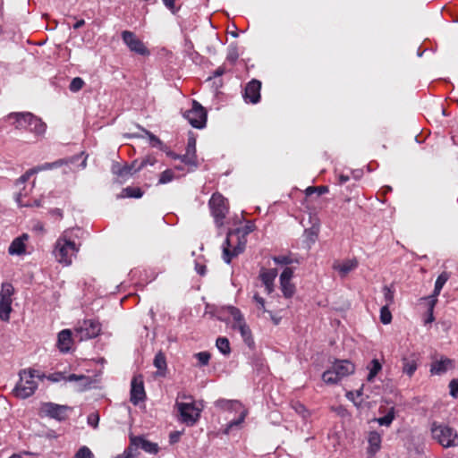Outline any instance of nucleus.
Returning <instances> with one entry per match:
<instances>
[{"label": "nucleus", "mask_w": 458, "mask_h": 458, "mask_svg": "<svg viewBox=\"0 0 458 458\" xmlns=\"http://www.w3.org/2000/svg\"><path fill=\"white\" fill-rule=\"evenodd\" d=\"M238 58V55L236 52H230L227 55V60L231 63H234Z\"/></svg>", "instance_id": "774afa93"}, {"label": "nucleus", "mask_w": 458, "mask_h": 458, "mask_svg": "<svg viewBox=\"0 0 458 458\" xmlns=\"http://www.w3.org/2000/svg\"><path fill=\"white\" fill-rule=\"evenodd\" d=\"M57 347L62 352H67L72 347V333L69 329H64L58 334Z\"/></svg>", "instance_id": "5701e85b"}, {"label": "nucleus", "mask_w": 458, "mask_h": 458, "mask_svg": "<svg viewBox=\"0 0 458 458\" xmlns=\"http://www.w3.org/2000/svg\"><path fill=\"white\" fill-rule=\"evenodd\" d=\"M253 300L257 303L259 310H260L262 311H266L265 300L261 296H259L258 293H255L253 296Z\"/></svg>", "instance_id": "bf43d9fd"}, {"label": "nucleus", "mask_w": 458, "mask_h": 458, "mask_svg": "<svg viewBox=\"0 0 458 458\" xmlns=\"http://www.w3.org/2000/svg\"><path fill=\"white\" fill-rule=\"evenodd\" d=\"M225 72V69L224 66H220L217 69H216L213 72V77L217 78L222 76Z\"/></svg>", "instance_id": "69168bd1"}, {"label": "nucleus", "mask_w": 458, "mask_h": 458, "mask_svg": "<svg viewBox=\"0 0 458 458\" xmlns=\"http://www.w3.org/2000/svg\"><path fill=\"white\" fill-rule=\"evenodd\" d=\"M36 370L29 369L20 372V380L13 389V394L16 397L26 399L31 396L38 388V382L35 375Z\"/></svg>", "instance_id": "20e7f679"}, {"label": "nucleus", "mask_w": 458, "mask_h": 458, "mask_svg": "<svg viewBox=\"0 0 458 458\" xmlns=\"http://www.w3.org/2000/svg\"><path fill=\"white\" fill-rule=\"evenodd\" d=\"M247 323L245 321V318H242L241 320H237V321H232V329L235 330V331H239L241 328L243 327V326H246Z\"/></svg>", "instance_id": "052dcab7"}, {"label": "nucleus", "mask_w": 458, "mask_h": 458, "mask_svg": "<svg viewBox=\"0 0 458 458\" xmlns=\"http://www.w3.org/2000/svg\"><path fill=\"white\" fill-rule=\"evenodd\" d=\"M208 205L216 225L221 226L223 225V220L228 212L226 199H225L220 193H214Z\"/></svg>", "instance_id": "0eeeda50"}, {"label": "nucleus", "mask_w": 458, "mask_h": 458, "mask_svg": "<svg viewBox=\"0 0 458 458\" xmlns=\"http://www.w3.org/2000/svg\"><path fill=\"white\" fill-rule=\"evenodd\" d=\"M392 320V315L387 305H384L380 309V321L384 325H387Z\"/></svg>", "instance_id": "37998d69"}, {"label": "nucleus", "mask_w": 458, "mask_h": 458, "mask_svg": "<svg viewBox=\"0 0 458 458\" xmlns=\"http://www.w3.org/2000/svg\"><path fill=\"white\" fill-rule=\"evenodd\" d=\"M216 345L219 352L224 355H229L231 352V347L229 340L226 337H218L216 342Z\"/></svg>", "instance_id": "c9c22d12"}, {"label": "nucleus", "mask_w": 458, "mask_h": 458, "mask_svg": "<svg viewBox=\"0 0 458 458\" xmlns=\"http://www.w3.org/2000/svg\"><path fill=\"white\" fill-rule=\"evenodd\" d=\"M449 388H450V394L453 397L458 396V379H453L449 383Z\"/></svg>", "instance_id": "13d9d810"}, {"label": "nucleus", "mask_w": 458, "mask_h": 458, "mask_svg": "<svg viewBox=\"0 0 458 458\" xmlns=\"http://www.w3.org/2000/svg\"><path fill=\"white\" fill-rule=\"evenodd\" d=\"M71 407L67 405H60L54 403H45L41 405V411L53 419L57 420H64L67 416V411Z\"/></svg>", "instance_id": "9b49d317"}, {"label": "nucleus", "mask_w": 458, "mask_h": 458, "mask_svg": "<svg viewBox=\"0 0 458 458\" xmlns=\"http://www.w3.org/2000/svg\"><path fill=\"white\" fill-rule=\"evenodd\" d=\"M427 301V305H428V315H427V318H425V324H429V323H432L435 319L434 318V308L437 304V301H435L434 299H431V300H426Z\"/></svg>", "instance_id": "a19ab883"}, {"label": "nucleus", "mask_w": 458, "mask_h": 458, "mask_svg": "<svg viewBox=\"0 0 458 458\" xmlns=\"http://www.w3.org/2000/svg\"><path fill=\"white\" fill-rule=\"evenodd\" d=\"M226 311L231 316L233 321L241 320L242 318H244V316L242 313V311L238 308H236L234 306H228V307H226Z\"/></svg>", "instance_id": "a18cd8bd"}, {"label": "nucleus", "mask_w": 458, "mask_h": 458, "mask_svg": "<svg viewBox=\"0 0 458 458\" xmlns=\"http://www.w3.org/2000/svg\"><path fill=\"white\" fill-rule=\"evenodd\" d=\"M430 432L432 438L443 447L458 446V434L448 425L434 421L430 425Z\"/></svg>", "instance_id": "7ed1b4c3"}, {"label": "nucleus", "mask_w": 458, "mask_h": 458, "mask_svg": "<svg viewBox=\"0 0 458 458\" xmlns=\"http://www.w3.org/2000/svg\"><path fill=\"white\" fill-rule=\"evenodd\" d=\"M84 81L80 78V77H75L72 80L70 85H69V89L72 91V92H78L79 90H81L83 86H84Z\"/></svg>", "instance_id": "49530a36"}, {"label": "nucleus", "mask_w": 458, "mask_h": 458, "mask_svg": "<svg viewBox=\"0 0 458 458\" xmlns=\"http://www.w3.org/2000/svg\"><path fill=\"white\" fill-rule=\"evenodd\" d=\"M293 268L290 267H285L283 272L280 275V281H287L292 280L293 276Z\"/></svg>", "instance_id": "3c124183"}, {"label": "nucleus", "mask_w": 458, "mask_h": 458, "mask_svg": "<svg viewBox=\"0 0 458 458\" xmlns=\"http://www.w3.org/2000/svg\"><path fill=\"white\" fill-rule=\"evenodd\" d=\"M154 365L160 371L159 374L164 375V372L166 369V360L165 356L162 352L156 354L154 358Z\"/></svg>", "instance_id": "58836bf2"}, {"label": "nucleus", "mask_w": 458, "mask_h": 458, "mask_svg": "<svg viewBox=\"0 0 458 458\" xmlns=\"http://www.w3.org/2000/svg\"><path fill=\"white\" fill-rule=\"evenodd\" d=\"M239 412H240L239 417L237 419H235V420H232L226 425V428L225 429V434H229L230 431H232L233 428L239 427V426H241L243 423V421H244V420H245V418H246V416L248 414V411H247V410H245V409H243L242 407V410H240Z\"/></svg>", "instance_id": "2f4dec72"}, {"label": "nucleus", "mask_w": 458, "mask_h": 458, "mask_svg": "<svg viewBox=\"0 0 458 458\" xmlns=\"http://www.w3.org/2000/svg\"><path fill=\"white\" fill-rule=\"evenodd\" d=\"M450 276L447 272L444 271L442 272L437 278L435 283V287L433 293L428 297L425 298V300H431L434 299L435 301L437 302V296L440 294L441 290L443 289L445 283L448 281Z\"/></svg>", "instance_id": "b1692460"}, {"label": "nucleus", "mask_w": 458, "mask_h": 458, "mask_svg": "<svg viewBox=\"0 0 458 458\" xmlns=\"http://www.w3.org/2000/svg\"><path fill=\"white\" fill-rule=\"evenodd\" d=\"M180 160L185 165H191L197 167V157L196 154H190L189 152H185L184 155L180 156Z\"/></svg>", "instance_id": "79ce46f5"}, {"label": "nucleus", "mask_w": 458, "mask_h": 458, "mask_svg": "<svg viewBox=\"0 0 458 458\" xmlns=\"http://www.w3.org/2000/svg\"><path fill=\"white\" fill-rule=\"evenodd\" d=\"M261 82L256 79L247 83L243 92L245 102L257 104L260 100Z\"/></svg>", "instance_id": "f8f14e48"}, {"label": "nucleus", "mask_w": 458, "mask_h": 458, "mask_svg": "<svg viewBox=\"0 0 458 458\" xmlns=\"http://www.w3.org/2000/svg\"><path fill=\"white\" fill-rule=\"evenodd\" d=\"M150 143L153 147H159L160 145H162L161 140L153 134L150 135Z\"/></svg>", "instance_id": "e2e57ef3"}, {"label": "nucleus", "mask_w": 458, "mask_h": 458, "mask_svg": "<svg viewBox=\"0 0 458 458\" xmlns=\"http://www.w3.org/2000/svg\"><path fill=\"white\" fill-rule=\"evenodd\" d=\"M180 435L181 433L178 432V431H175V432H173L170 434V442L171 443H175L178 441L179 437H180Z\"/></svg>", "instance_id": "338daca9"}, {"label": "nucleus", "mask_w": 458, "mask_h": 458, "mask_svg": "<svg viewBox=\"0 0 458 458\" xmlns=\"http://www.w3.org/2000/svg\"><path fill=\"white\" fill-rule=\"evenodd\" d=\"M215 406L218 409L228 411H236L238 412L242 410V403L236 400H227V399H218L215 403Z\"/></svg>", "instance_id": "393cba45"}, {"label": "nucleus", "mask_w": 458, "mask_h": 458, "mask_svg": "<svg viewBox=\"0 0 458 458\" xmlns=\"http://www.w3.org/2000/svg\"><path fill=\"white\" fill-rule=\"evenodd\" d=\"M359 266L357 259H347L343 261L335 260L332 268L336 271L340 277H346L351 272L355 270Z\"/></svg>", "instance_id": "4468645a"}, {"label": "nucleus", "mask_w": 458, "mask_h": 458, "mask_svg": "<svg viewBox=\"0 0 458 458\" xmlns=\"http://www.w3.org/2000/svg\"><path fill=\"white\" fill-rule=\"evenodd\" d=\"M163 4L166 8L172 11L173 13H174L175 0H163Z\"/></svg>", "instance_id": "680f3d73"}, {"label": "nucleus", "mask_w": 458, "mask_h": 458, "mask_svg": "<svg viewBox=\"0 0 458 458\" xmlns=\"http://www.w3.org/2000/svg\"><path fill=\"white\" fill-rule=\"evenodd\" d=\"M189 123L197 129H203L207 123V111L196 100L191 101V107L182 113Z\"/></svg>", "instance_id": "423d86ee"}, {"label": "nucleus", "mask_w": 458, "mask_h": 458, "mask_svg": "<svg viewBox=\"0 0 458 458\" xmlns=\"http://www.w3.org/2000/svg\"><path fill=\"white\" fill-rule=\"evenodd\" d=\"M195 269L197 273L200 276H204L206 274V266L199 265V263H196Z\"/></svg>", "instance_id": "0e129e2a"}, {"label": "nucleus", "mask_w": 458, "mask_h": 458, "mask_svg": "<svg viewBox=\"0 0 458 458\" xmlns=\"http://www.w3.org/2000/svg\"><path fill=\"white\" fill-rule=\"evenodd\" d=\"M322 380L326 384L330 385L337 384L339 381H341L340 377L336 375L335 371H334L333 369L331 368L322 374Z\"/></svg>", "instance_id": "e433bc0d"}, {"label": "nucleus", "mask_w": 458, "mask_h": 458, "mask_svg": "<svg viewBox=\"0 0 458 458\" xmlns=\"http://www.w3.org/2000/svg\"><path fill=\"white\" fill-rule=\"evenodd\" d=\"M28 196V192L25 191L24 193L21 191H19L15 195V200L19 207H40L41 206V199H34L33 201L26 200L25 198Z\"/></svg>", "instance_id": "c85d7f7f"}, {"label": "nucleus", "mask_w": 458, "mask_h": 458, "mask_svg": "<svg viewBox=\"0 0 458 458\" xmlns=\"http://www.w3.org/2000/svg\"><path fill=\"white\" fill-rule=\"evenodd\" d=\"M195 358L198 360L200 366H206L210 360V354L208 352H200L196 353Z\"/></svg>", "instance_id": "8fccbe9b"}, {"label": "nucleus", "mask_w": 458, "mask_h": 458, "mask_svg": "<svg viewBox=\"0 0 458 458\" xmlns=\"http://www.w3.org/2000/svg\"><path fill=\"white\" fill-rule=\"evenodd\" d=\"M368 369L369 370V375H368V380L372 381L374 379V377L377 376V374L381 370L382 366H381L380 362L378 361V360L374 359L369 363Z\"/></svg>", "instance_id": "4c0bfd02"}, {"label": "nucleus", "mask_w": 458, "mask_h": 458, "mask_svg": "<svg viewBox=\"0 0 458 458\" xmlns=\"http://www.w3.org/2000/svg\"><path fill=\"white\" fill-rule=\"evenodd\" d=\"M143 195V191L139 187H126L123 189L120 197L121 198H141Z\"/></svg>", "instance_id": "72a5a7b5"}, {"label": "nucleus", "mask_w": 458, "mask_h": 458, "mask_svg": "<svg viewBox=\"0 0 458 458\" xmlns=\"http://www.w3.org/2000/svg\"><path fill=\"white\" fill-rule=\"evenodd\" d=\"M280 288L285 298L293 297L295 293V286L291 283V280L280 281Z\"/></svg>", "instance_id": "f704fd0d"}, {"label": "nucleus", "mask_w": 458, "mask_h": 458, "mask_svg": "<svg viewBox=\"0 0 458 458\" xmlns=\"http://www.w3.org/2000/svg\"><path fill=\"white\" fill-rule=\"evenodd\" d=\"M186 152L196 154V139L193 136L188 139Z\"/></svg>", "instance_id": "6e6d98bb"}, {"label": "nucleus", "mask_w": 458, "mask_h": 458, "mask_svg": "<svg viewBox=\"0 0 458 458\" xmlns=\"http://www.w3.org/2000/svg\"><path fill=\"white\" fill-rule=\"evenodd\" d=\"M36 174L37 173L35 172L34 168L29 169L17 180V185L25 183L32 175Z\"/></svg>", "instance_id": "5fc2aeb1"}, {"label": "nucleus", "mask_w": 458, "mask_h": 458, "mask_svg": "<svg viewBox=\"0 0 458 458\" xmlns=\"http://www.w3.org/2000/svg\"><path fill=\"white\" fill-rule=\"evenodd\" d=\"M29 240V235L27 233H22L19 237L13 239L11 242L8 252L10 255H17L21 256L27 253L26 251V242Z\"/></svg>", "instance_id": "a211bd4d"}, {"label": "nucleus", "mask_w": 458, "mask_h": 458, "mask_svg": "<svg viewBox=\"0 0 458 458\" xmlns=\"http://www.w3.org/2000/svg\"><path fill=\"white\" fill-rule=\"evenodd\" d=\"M13 292L14 289L11 284L3 283L0 291V299L13 301L12 295L13 294Z\"/></svg>", "instance_id": "ea45409f"}, {"label": "nucleus", "mask_w": 458, "mask_h": 458, "mask_svg": "<svg viewBox=\"0 0 458 458\" xmlns=\"http://www.w3.org/2000/svg\"><path fill=\"white\" fill-rule=\"evenodd\" d=\"M75 330L80 340H87L98 335L101 330V325L98 320L85 319L78 324Z\"/></svg>", "instance_id": "6e6552de"}, {"label": "nucleus", "mask_w": 458, "mask_h": 458, "mask_svg": "<svg viewBox=\"0 0 458 458\" xmlns=\"http://www.w3.org/2000/svg\"><path fill=\"white\" fill-rule=\"evenodd\" d=\"M238 332L240 333L244 344L250 349H253L255 347V342H254L252 333H251V330H250L249 325L247 324L246 326H243V327L241 328Z\"/></svg>", "instance_id": "c756f323"}, {"label": "nucleus", "mask_w": 458, "mask_h": 458, "mask_svg": "<svg viewBox=\"0 0 458 458\" xmlns=\"http://www.w3.org/2000/svg\"><path fill=\"white\" fill-rule=\"evenodd\" d=\"M331 369L335 371L336 375L340 377L341 380L344 377L352 374L355 370L354 365L347 360H336Z\"/></svg>", "instance_id": "412c9836"}, {"label": "nucleus", "mask_w": 458, "mask_h": 458, "mask_svg": "<svg viewBox=\"0 0 458 458\" xmlns=\"http://www.w3.org/2000/svg\"><path fill=\"white\" fill-rule=\"evenodd\" d=\"M452 360L447 358L441 359L431 364L430 372L433 375H442L446 372L448 369L452 368Z\"/></svg>", "instance_id": "a878e982"}, {"label": "nucleus", "mask_w": 458, "mask_h": 458, "mask_svg": "<svg viewBox=\"0 0 458 458\" xmlns=\"http://www.w3.org/2000/svg\"><path fill=\"white\" fill-rule=\"evenodd\" d=\"M277 276V270L276 268L262 269L259 274V278L265 286L266 293L270 294L274 291V282Z\"/></svg>", "instance_id": "aec40b11"}, {"label": "nucleus", "mask_w": 458, "mask_h": 458, "mask_svg": "<svg viewBox=\"0 0 458 458\" xmlns=\"http://www.w3.org/2000/svg\"><path fill=\"white\" fill-rule=\"evenodd\" d=\"M294 410L302 416L303 419H306L310 416V411L307 408L301 403H296L293 405Z\"/></svg>", "instance_id": "603ef678"}, {"label": "nucleus", "mask_w": 458, "mask_h": 458, "mask_svg": "<svg viewBox=\"0 0 458 458\" xmlns=\"http://www.w3.org/2000/svg\"><path fill=\"white\" fill-rule=\"evenodd\" d=\"M146 398L144 384L141 377H134L131 383L130 400L134 405H138Z\"/></svg>", "instance_id": "ddd939ff"}, {"label": "nucleus", "mask_w": 458, "mask_h": 458, "mask_svg": "<svg viewBox=\"0 0 458 458\" xmlns=\"http://www.w3.org/2000/svg\"><path fill=\"white\" fill-rule=\"evenodd\" d=\"M175 408L179 413V420L188 427H192L199 420L203 406L192 400L189 403L176 401Z\"/></svg>", "instance_id": "39448f33"}, {"label": "nucleus", "mask_w": 458, "mask_h": 458, "mask_svg": "<svg viewBox=\"0 0 458 458\" xmlns=\"http://www.w3.org/2000/svg\"><path fill=\"white\" fill-rule=\"evenodd\" d=\"M174 178V173L171 169H166L161 173L158 183L165 184L172 182Z\"/></svg>", "instance_id": "c03bdc74"}, {"label": "nucleus", "mask_w": 458, "mask_h": 458, "mask_svg": "<svg viewBox=\"0 0 458 458\" xmlns=\"http://www.w3.org/2000/svg\"><path fill=\"white\" fill-rule=\"evenodd\" d=\"M99 421V416L98 413L93 412L88 416V424L93 428H97Z\"/></svg>", "instance_id": "4d7b16f0"}, {"label": "nucleus", "mask_w": 458, "mask_h": 458, "mask_svg": "<svg viewBox=\"0 0 458 458\" xmlns=\"http://www.w3.org/2000/svg\"><path fill=\"white\" fill-rule=\"evenodd\" d=\"M418 369L417 361L414 359L404 358L403 360V372L409 377H412Z\"/></svg>", "instance_id": "473e14b6"}, {"label": "nucleus", "mask_w": 458, "mask_h": 458, "mask_svg": "<svg viewBox=\"0 0 458 458\" xmlns=\"http://www.w3.org/2000/svg\"><path fill=\"white\" fill-rule=\"evenodd\" d=\"M131 444L134 445L136 448H140L144 450L146 453L156 454H157L159 447L157 443L148 441L143 437H131Z\"/></svg>", "instance_id": "6ab92c4d"}, {"label": "nucleus", "mask_w": 458, "mask_h": 458, "mask_svg": "<svg viewBox=\"0 0 458 458\" xmlns=\"http://www.w3.org/2000/svg\"><path fill=\"white\" fill-rule=\"evenodd\" d=\"M32 115L31 113H12L6 116V120L18 130H28Z\"/></svg>", "instance_id": "2eb2a0df"}, {"label": "nucleus", "mask_w": 458, "mask_h": 458, "mask_svg": "<svg viewBox=\"0 0 458 458\" xmlns=\"http://www.w3.org/2000/svg\"><path fill=\"white\" fill-rule=\"evenodd\" d=\"M121 37L130 51L143 56L149 55V51L145 44L132 31L123 30Z\"/></svg>", "instance_id": "1a4fd4ad"}, {"label": "nucleus", "mask_w": 458, "mask_h": 458, "mask_svg": "<svg viewBox=\"0 0 458 458\" xmlns=\"http://www.w3.org/2000/svg\"><path fill=\"white\" fill-rule=\"evenodd\" d=\"M74 458H94V454L89 447L81 446L75 454Z\"/></svg>", "instance_id": "09e8293b"}, {"label": "nucleus", "mask_w": 458, "mask_h": 458, "mask_svg": "<svg viewBox=\"0 0 458 458\" xmlns=\"http://www.w3.org/2000/svg\"><path fill=\"white\" fill-rule=\"evenodd\" d=\"M46 123L40 118L32 115V119L30 120L28 131L35 133L36 135H43L46 131Z\"/></svg>", "instance_id": "cd10ccee"}, {"label": "nucleus", "mask_w": 458, "mask_h": 458, "mask_svg": "<svg viewBox=\"0 0 458 458\" xmlns=\"http://www.w3.org/2000/svg\"><path fill=\"white\" fill-rule=\"evenodd\" d=\"M13 301L0 299V319L9 321Z\"/></svg>", "instance_id": "7c9ffc66"}, {"label": "nucleus", "mask_w": 458, "mask_h": 458, "mask_svg": "<svg viewBox=\"0 0 458 458\" xmlns=\"http://www.w3.org/2000/svg\"><path fill=\"white\" fill-rule=\"evenodd\" d=\"M273 260L277 265H290L294 262V259L291 256H277L274 257ZM295 262L298 263V260L295 259Z\"/></svg>", "instance_id": "de8ad7c7"}, {"label": "nucleus", "mask_w": 458, "mask_h": 458, "mask_svg": "<svg viewBox=\"0 0 458 458\" xmlns=\"http://www.w3.org/2000/svg\"><path fill=\"white\" fill-rule=\"evenodd\" d=\"M382 443V437L377 431H371L368 437V444L369 446L367 448V453L369 458L375 456V454L380 450Z\"/></svg>", "instance_id": "4be33fe9"}, {"label": "nucleus", "mask_w": 458, "mask_h": 458, "mask_svg": "<svg viewBox=\"0 0 458 458\" xmlns=\"http://www.w3.org/2000/svg\"><path fill=\"white\" fill-rule=\"evenodd\" d=\"M145 165L146 161H142L139 165H136V161L131 165H124L123 166H121L119 164H114L112 166V171L114 174L120 177L127 178L140 171L143 166H145Z\"/></svg>", "instance_id": "dca6fc26"}, {"label": "nucleus", "mask_w": 458, "mask_h": 458, "mask_svg": "<svg viewBox=\"0 0 458 458\" xmlns=\"http://www.w3.org/2000/svg\"><path fill=\"white\" fill-rule=\"evenodd\" d=\"M82 234L83 231L80 227H73L64 230L57 238L53 255L59 264L64 267L72 264L73 259L80 251Z\"/></svg>", "instance_id": "f257e3e1"}, {"label": "nucleus", "mask_w": 458, "mask_h": 458, "mask_svg": "<svg viewBox=\"0 0 458 458\" xmlns=\"http://www.w3.org/2000/svg\"><path fill=\"white\" fill-rule=\"evenodd\" d=\"M255 225L249 221L242 229L230 232L223 244V259L229 264L233 258L242 253L247 242L246 236L253 232Z\"/></svg>", "instance_id": "f03ea898"}, {"label": "nucleus", "mask_w": 458, "mask_h": 458, "mask_svg": "<svg viewBox=\"0 0 458 458\" xmlns=\"http://www.w3.org/2000/svg\"><path fill=\"white\" fill-rule=\"evenodd\" d=\"M48 378L53 382H59L62 380L78 383L77 390L83 391L91 384V379L85 375L69 374L64 372H55L51 374Z\"/></svg>", "instance_id": "9d476101"}, {"label": "nucleus", "mask_w": 458, "mask_h": 458, "mask_svg": "<svg viewBox=\"0 0 458 458\" xmlns=\"http://www.w3.org/2000/svg\"><path fill=\"white\" fill-rule=\"evenodd\" d=\"M82 155H83V153H81V155H77V156L69 157V158H61L55 162L45 163V164L37 165L33 168L37 174L39 172H42V171H46V170L55 169V168L61 167L62 165H68L71 164H74L77 160H79L82 157Z\"/></svg>", "instance_id": "f3484780"}, {"label": "nucleus", "mask_w": 458, "mask_h": 458, "mask_svg": "<svg viewBox=\"0 0 458 458\" xmlns=\"http://www.w3.org/2000/svg\"><path fill=\"white\" fill-rule=\"evenodd\" d=\"M384 291V297H385V305L389 306L394 301V292L391 291V289L387 286H385L383 288Z\"/></svg>", "instance_id": "864d4df0"}, {"label": "nucleus", "mask_w": 458, "mask_h": 458, "mask_svg": "<svg viewBox=\"0 0 458 458\" xmlns=\"http://www.w3.org/2000/svg\"><path fill=\"white\" fill-rule=\"evenodd\" d=\"M379 411H380V413H385V415L380 418H377V422L380 426L389 427L395 418L394 407V406H392L390 408L380 407Z\"/></svg>", "instance_id": "bb28decb"}]
</instances>
